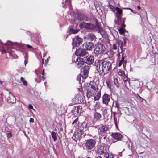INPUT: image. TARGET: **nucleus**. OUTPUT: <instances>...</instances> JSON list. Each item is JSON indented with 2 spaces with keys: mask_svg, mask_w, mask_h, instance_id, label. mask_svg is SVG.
<instances>
[{
  "mask_svg": "<svg viewBox=\"0 0 158 158\" xmlns=\"http://www.w3.org/2000/svg\"><path fill=\"white\" fill-rule=\"evenodd\" d=\"M96 69L102 76H104L110 70L111 64L109 62L98 60L95 62Z\"/></svg>",
  "mask_w": 158,
  "mask_h": 158,
  "instance_id": "1",
  "label": "nucleus"
},
{
  "mask_svg": "<svg viewBox=\"0 0 158 158\" xmlns=\"http://www.w3.org/2000/svg\"><path fill=\"white\" fill-rule=\"evenodd\" d=\"M99 24L96 21L95 24L92 23L84 22L80 24V27L81 28H85L90 30H96L97 28H98Z\"/></svg>",
  "mask_w": 158,
  "mask_h": 158,
  "instance_id": "2",
  "label": "nucleus"
},
{
  "mask_svg": "<svg viewBox=\"0 0 158 158\" xmlns=\"http://www.w3.org/2000/svg\"><path fill=\"white\" fill-rule=\"evenodd\" d=\"M84 129H81V127L78 128L72 136V139L75 141H77L80 140L82 138V135L83 133Z\"/></svg>",
  "mask_w": 158,
  "mask_h": 158,
  "instance_id": "3",
  "label": "nucleus"
},
{
  "mask_svg": "<svg viewBox=\"0 0 158 158\" xmlns=\"http://www.w3.org/2000/svg\"><path fill=\"white\" fill-rule=\"evenodd\" d=\"M97 88L95 86L89 85L87 89L86 93L87 96L88 97H90L94 95L97 92Z\"/></svg>",
  "mask_w": 158,
  "mask_h": 158,
  "instance_id": "4",
  "label": "nucleus"
},
{
  "mask_svg": "<svg viewBox=\"0 0 158 158\" xmlns=\"http://www.w3.org/2000/svg\"><path fill=\"white\" fill-rule=\"evenodd\" d=\"M94 51L96 53L101 54L105 51L106 48L105 46L100 43H98L95 45Z\"/></svg>",
  "mask_w": 158,
  "mask_h": 158,
  "instance_id": "5",
  "label": "nucleus"
},
{
  "mask_svg": "<svg viewBox=\"0 0 158 158\" xmlns=\"http://www.w3.org/2000/svg\"><path fill=\"white\" fill-rule=\"evenodd\" d=\"M95 141L93 139L87 140L85 143V147L87 150H91L95 146Z\"/></svg>",
  "mask_w": 158,
  "mask_h": 158,
  "instance_id": "6",
  "label": "nucleus"
},
{
  "mask_svg": "<svg viewBox=\"0 0 158 158\" xmlns=\"http://www.w3.org/2000/svg\"><path fill=\"white\" fill-rule=\"evenodd\" d=\"M125 18H122V16L116 17L114 20V22L118 25H121L122 27H125V25L124 24Z\"/></svg>",
  "mask_w": 158,
  "mask_h": 158,
  "instance_id": "7",
  "label": "nucleus"
},
{
  "mask_svg": "<svg viewBox=\"0 0 158 158\" xmlns=\"http://www.w3.org/2000/svg\"><path fill=\"white\" fill-rule=\"evenodd\" d=\"M89 69L88 66H84L82 68L81 74L83 78H85L88 77Z\"/></svg>",
  "mask_w": 158,
  "mask_h": 158,
  "instance_id": "8",
  "label": "nucleus"
},
{
  "mask_svg": "<svg viewBox=\"0 0 158 158\" xmlns=\"http://www.w3.org/2000/svg\"><path fill=\"white\" fill-rule=\"evenodd\" d=\"M82 111L81 107L80 106L74 107L72 110V114L75 116L80 115Z\"/></svg>",
  "mask_w": 158,
  "mask_h": 158,
  "instance_id": "9",
  "label": "nucleus"
},
{
  "mask_svg": "<svg viewBox=\"0 0 158 158\" xmlns=\"http://www.w3.org/2000/svg\"><path fill=\"white\" fill-rule=\"evenodd\" d=\"M82 42V39L78 37H76L73 40L72 45L73 48L74 47L79 46Z\"/></svg>",
  "mask_w": 158,
  "mask_h": 158,
  "instance_id": "10",
  "label": "nucleus"
},
{
  "mask_svg": "<svg viewBox=\"0 0 158 158\" xmlns=\"http://www.w3.org/2000/svg\"><path fill=\"white\" fill-rule=\"evenodd\" d=\"M85 59V63L88 65H90L94 63V57L92 55L87 56Z\"/></svg>",
  "mask_w": 158,
  "mask_h": 158,
  "instance_id": "11",
  "label": "nucleus"
},
{
  "mask_svg": "<svg viewBox=\"0 0 158 158\" xmlns=\"http://www.w3.org/2000/svg\"><path fill=\"white\" fill-rule=\"evenodd\" d=\"M73 100L75 104L81 103L83 101V97L79 94L75 95Z\"/></svg>",
  "mask_w": 158,
  "mask_h": 158,
  "instance_id": "12",
  "label": "nucleus"
},
{
  "mask_svg": "<svg viewBox=\"0 0 158 158\" xmlns=\"http://www.w3.org/2000/svg\"><path fill=\"white\" fill-rule=\"evenodd\" d=\"M75 53L77 56H83L86 55L87 52L84 49H79L76 51Z\"/></svg>",
  "mask_w": 158,
  "mask_h": 158,
  "instance_id": "13",
  "label": "nucleus"
},
{
  "mask_svg": "<svg viewBox=\"0 0 158 158\" xmlns=\"http://www.w3.org/2000/svg\"><path fill=\"white\" fill-rule=\"evenodd\" d=\"M75 62L76 64V66L78 68H80L84 64L83 59L80 57L78 58Z\"/></svg>",
  "mask_w": 158,
  "mask_h": 158,
  "instance_id": "14",
  "label": "nucleus"
},
{
  "mask_svg": "<svg viewBox=\"0 0 158 158\" xmlns=\"http://www.w3.org/2000/svg\"><path fill=\"white\" fill-rule=\"evenodd\" d=\"M106 147L104 145H102L97 150V153L100 155L104 154L106 152Z\"/></svg>",
  "mask_w": 158,
  "mask_h": 158,
  "instance_id": "15",
  "label": "nucleus"
},
{
  "mask_svg": "<svg viewBox=\"0 0 158 158\" xmlns=\"http://www.w3.org/2000/svg\"><path fill=\"white\" fill-rule=\"evenodd\" d=\"M93 46V44L91 42H86L83 44V47L86 50H91Z\"/></svg>",
  "mask_w": 158,
  "mask_h": 158,
  "instance_id": "16",
  "label": "nucleus"
},
{
  "mask_svg": "<svg viewBox=\"0 0 158 158\" xmlns=\"http://www.w3.org/2000/svg\"><path fill=\"white\" fill-rule=\"evenodd\" d=\"M96 31L98 33H100L103 38H106L107 35L105 32L102 29L99 25H98V28H97Z\"/></svg>",
  "mask_w": 158,
  "mask_h": 158,
  "instance_id": "17",
  "label": "nucleus"
},
{
  "mask_svg": "<svg viewBox=\"0 0 158 158\" xmlns=\"http://www.w3.org/2000/svg\"><path fill=\"white\" fill-rule=\"evenodd\" d=\"M110 96L107 94H104L102 97V102L103 103L107 105L110 101Z\"/></svg>",
  "mask_w": 158,
  "mask_h": 158,
  "instance_id": "18",
  "label": "nucleus"
},
{
  "mask_svg": "<svg viewBox=\"0 0 158 158\" xmlns=\"http://www.w3.org/2000/svg\"><path fill=\"white\" fill-rule=\"evenodd\" d=\"M111 136L114 138L118 141L121 140L122 138V135L119 133H112L111 135Z\"/></svg>",
  "mask_w": 158,
  "mask_h": 158,
  "instance_id": "19",
  "label": "nucleus"
},
{
  "mask_svg": "<svg viewBox=\"0 0 158 158\" xmlns=\"http://www.w3.org/2000/svg\"><path fill=\"white\" fill-rule=\"evenodd\" d=\"M9 44V43H8V44ZM7 43H6L5 44L4 47L2 48H1V47H0V50H2V53H4L7 52H9V48H11V47L9 46H7Z\"/></svg>",
  "mask_w": 158,
  "mask_h": 158,
  "instance_id": "20",
  "label": "nucleus"
},
{
  "mask_svg": "<svg viewBox=\"0 0 158 158\" xmlns=\"http://www.w3.org/2000/svg\"><path fill=\"white\" fill-rule=\"evenodd\" d=\"M99 129L101 134L104 133L108 131V127L106 125L102 126L99 128Z\"/></svg>",
  "mask_w": 158,
  "mask_h": 158,
  "instance_id": "21",
  "label": "nucleus"
},
{
  "mask_svg": "<svg viewBox=\"0 0 158 158\" xmlns=\"http://www.w3.org/2000/svg\"><path fill=\"white\" fill-rule=\"evenodd\" d=\"M15 96L12 94H10L9 97L7 98L8 102L9 103H13L15 102Z\"/></svg>",
  "mask_w": 158,
  "mask_h": 158,
  "instance_id": "22",
  "label": "nucleus"
},
{
  "mask_svg": "<svg viewBox=\"0 0 158 158\" xmlns=\"http://www.w3.org/2000/svg\"><path fill=\"white\" fill-rule=\"evenodd\" d=\"M95 38V36L91 33H89L86 35L84 37L85 39L89 40H94Z\"/></svg>",
  "mask_w": 158,
  "mask_h": 158,
  "instance_id": "23",
  "label": "nucleus"
},
{
  "mask_svg": "<svg viewBox=\"0 0 158 158\" xmlns=\"http://www.w3.org/2000/svg\"><path fill=\"white\" fill-rule=\"evenodd\" d=\"M101 114L97 111H95L94 113V118L95 121H98L101 118Z\"/></svg>",
  "mask_w": 158,
  "mask_h": 158,
  "instance_id": "24",
  "label": "nucleus"
},
{
  "mask_svg": "<svg viewBox=\"0 0 158 158\" xmlns=\"http://www.w3.org/2000/svg\"><path fill=\"white\" fill-rule=\"evenodd\" d=\"M116 11L115 12L116 17H118V16H121L122 13V10L118 7H117L116 9Z\"/></svg>",
  "mask_w": 158,
  "mask_h": 158,
  "instance_id": "25",
  "label": "nucleus"
},
{
  "mask_svg": "<svg viewBox=\"0 0 158 158\" xmlns=\"http://www.w3.org/2000/svg\"><path fill=\"white\" fill-rule=\"evenodd\" d=\"M126 62L124 60V57L122 56V58L119 63L118 66L120 67L121 66L122 64H123V67L124 68L126 66Z\"/></svg>",
  "mask_w": 158,
  "mask_h": 158,
  "instance_id": "26",
  "label": "nucleus"
},
{
  "mask_svg": "<svg viewBox=\"0 0 158 158\" xmlns=\"http://www.w3.org/2000/svg\"><path fill=\"white\" fill-rule=\"evenodd\" d=\"M52 136L54 141L56 140L57 139V137L56 134L55 132L52 131L51 132Z\"/></svg>",
  "mask_w": 158,
  "mask_h": 158,
  "instance_id": "27",
  "label": "nucleus"
},
{
  "mask_svg": "<svg viewBox=\"0 0 158 158\" xmlns=\"http://www.w3.org/2000/svg\"><path fill=\"white\" fill-rule=\"evenodd\" d=\"M101 97V93L100 92H98L97 93L96 95L94 97V99L95 101L98 100Z\"/></svg>",
  "mask_w": 158,
  "mask_h": 158,
  "instance_id": "28",
  "label": "nucleus"
},
{
  "mask_svg": "<svg viewBox=\"0 0 158 158\" xmlns=\"http://www.w3.org/2000/svg\"><path fill=\"white\" fill-rule=\"evenodd\" d=\"M105 158H113V155L109 153H106L105 155Z\"/></svg>",
  "mask_w": 158,
  "mask_h": 158,
  "instance_id": "29",
  "label": "nucleus"
},
{
  "mask_svg": "<svg viewBox=\"0 0 158 158\" xmlns=\"http://www.w3.org/2000/svg\"><path fill=\"white\" fill-rule=\"evenodd\" d=\"M100 107V104L99 103L97 102L95 105L94 110L96 111L97 110L99 109Z\"/></svg>",
  "mask_w": 158,
  "mask_h": 158,
  "instance_id": "30",
  "label": "nucleus"
},
{
  "mask_svg": "<svg viewBox=\"0 0 158 158\" xmlns=\"http://www.w3.org/2000/svg\"><path fill=\"white\" fill-rule=\"evenodd\" d=\"M70 31L72 33L75 34L77 33L78 32L79 30H74L72 28H71L70 29Z\"/></svg>",
  "mask_w": 158,
  "mask_h": 158,
  "instance_id": "31",
  "label": "nucleus"
},
{
  "mask_svg": "<svg viewBox=\"0 0 158 158\" xmlns=\"http://www.w3.org/2000/svg\"><path fill=\"white\" fill-rule=\"evenodd\" d=\"M20 80L22 82L24 85L25 86H26L27 85V82L26 81L24 80L23 77H21L20 78Z\"/></svg>",
  "mask_w": 158,
  "mask_h": 158,
  "instance_id": "32",
  "label": "nucleus"
},
{
  "mask_svg": "<svg viewBox=\"0 0 158 158\" xmlns=\"http://www.w3.org/2000/svg\"><path fill=\"white\" fill-rule=\"evenodd\" d=\"M136 97L141 102H142L144 100V99L138 94L136 95Z\"/></svg>",
  "mask_w": 158,
  "mask_h": 158,
  "instance_id": "33",
  "label": "nucleus"
},
{
  "mask_svg": "<svg viewBox=\"0 0 158 158\" xmlns=\"http://www.w3.org/2000/svg\"><path fill=\"white\" fill-rule=\"evenodd\" d=\"M107 53L108 55L110 57H112L114 55L113 52L111 51L108 52Z\"/></svg>",
  "mask_w": 158,
  "mask_h": 158,
  "instance_id": "34",
  "label": "nucleus"
},
{
  "mask_svg": "<svg viewBox=\"0 0 158 158\" xmlns=\"http://www.w3.org/2000/svg\"><path fill=\"white\" fill-rule=\"evenodd\" d=\"M114 84L117 87L118 85V80L117 78H115L114 79Z\"/></svg>",
  "mask_w": 158,
  "mask_h": 158,
  "instance_id": "35",
  "label": "nucleus"
},
{
  "mask_svg": "<svg viewBox=\"0 0 158 158\" xmlns=\"http://www.w3.org/2000/svg\"><path fill=\"white\" fill-rule=\"evenodd\" d=\"M119 45L120 46V48L121 50H122V48L123 47V42L121 41H118Z\"/></svg>",
  "mask_w": 158,
  "mask_h": 158,
  "instance_id": "36",
  "label": "nucleus"
},
{
  "mask_svg": "<svg viewBox=\"0 0 158 158\" xmlns=\"http://www.w3.org/2000/svg\"><path fill=\"white\" fill-rule=\"evenodd\" d=\"M123 27H122V28H121L119 29V33L121 34L122 35L124 32V30Z\"/></svg>",
  "mask_w": 158,
  "mask_h": 158,
  "instance_id": "37",
  "label": "nucleus"
},
{
  "mask_svg": "<svg viewBox=\"0 0 158 158\" xmlns=\"http://www.w3.org/2000/svg\"><path fill=\"white\" fill-rule=\"evenodd\" d=\"M114 120L115 122V124L116 126V127H117V118L115 117V115L114 114Z\"/></svg>",
  "mask_w": 158,
  "mask_h": 158,
  "instance_id": "38",
  "label": "nucleus"
},
{
  "mask_svg": "<svg viewBox=\"0 0 158 158\" xmlns=\"http://www.w3.org/2000/svg\"><path fill=\"white\" fill-rule=\"evenodd\" d=\"M119 75L123 76V75H124V71L122 70H119L118 73Z\"/></svg>",
  "mask_w": 158,
  "mask_h": 158,
  "instance_id": "39",
  "label": "nucleus"
},
{
  "mask_svg": "<svg viewBox=\"0 0 158 158\" xmlns=\"http://www.w3.org/2000/svg\"><path fill=\"white\" fill-rule=\"evenodd\" d=\"M78 123V118H77L74 120V121L72 123V124H74L75 123H76V124H77Z\"/></svg>",
  "mask_w": 158,
  "mask_h": 158,
  "instance_id": "40",
  "label": "nucleus"
},
{
  "mask_svg": "<svg viewBox=\"0 0 158 158\" xmlns=\"http://www.w3.org/2000/svg\"><path fill=\"white\" fill-rule=\"evenodd\" d=\"M110 8L112 10V11L113 12H114L115 11H116V8H115V7H113V6L110 5Z\"/></svg>",
  "mask_w": 158,
  "mask_h": 158,
  "instance_id": "41",
  "label": "nucleus"
},
{
  "mask_svg": "<svg viewBox=\"0 0 158 158\" xmlns=\"http://www.w3.org/2000/svg\"><path fill=\"white\" fill-rule=\"evenodd\" d=\"M123 80L124 82H128V84L130 85V81H129L127 80V77H124L123 79Z\"/></svg>",
  "mask_w": 158,
  "mask_h": 158,
  "instance_id": "42",
  "label": "nucleus"
},
{
  "mask_svg": "<svg viewBox=\"0 0 158 158\" xmlns=\"http://www.w3.org/2000/svg\"><path fill=\"white\" fill-rule=\"evenodd\" d=\"M113 49L116 50L117 49V46L116 44H113Z\"/></svg>",
  "mask_w": 158,
  "mask_h": 158,
  "instance_id": "43",
  "label": "nucleus"
},
{
  "mask_svg": "<svg viewBox=\"0 0 158 158\" xmlns=\"http://www.w3.org/2000/svg\"><path fill=\"white\" fill-rule=\"evenodd\" d=\"M70 0H67L65 1V5L69 4L70 3Z\"/></svg>",
  "mask_w": 158,
  "mask_h": 158,
  "instance_id": "44",
  "label": "nucleus"
},
{
  "mask_svg": "<svg viewBox=\"0 0 158 158\" xmlns=\"http://www.w3.org/2000/svg\"><path fill=\"white\" fill-rule=\"evenodd\" d=\"M10 44H11V45H20L19 44L17 43H12L10 42Z\"/></svg>",
  "mask_w": 158,
  "mask_h": 158,
  "instance_id": "45",
  "label": "nucleus"
},
{
  "mask_svg": "<svg viewBox=\"0 0 158 158\" xmlns=\"http://www.w3.org/2000/svg\"><path fill=\"white\" fill-rule=\"evenodd\" d=\"M119 106L118 102H115V107L118 109Z\"/></svg>",
  "mask_w": 158,
  "mask_h": 158,
  "instance_id": "46",
  "label": "nucleus"
},
{
  "mask_svg": "<svg viewBox=\"0 0 158 158\" xmlns=\"http://www.w3.org/2000/svg\"><path fill=\"white\" fill-rule=\"evenodd\" d=\"M7 136L8 138H10L12 136L11 133L10 132L8 133L7 134Z\"/></svg>",
  "mask_w": 158,
  "mask_h": 158,
  "instance_id": "47",
  "label": "nucleus"
},
{
  "mask_svg": "<svg viewBox=\"0 0 158 158\" xmlns=\"http://www.w3.org/2000/svg\"><path fill=\"white\" fill-rule=\"evenodd\" d=\"M28 107L30 109H33L34 110H35V109H33V106L31 104L29 105Z\"/></svg>",
  "mask_w": 158,
  "mask_h": 158,
  "instance_id": "48",
  "label": "nucleus"
},
{
  "mask_svg": "<svg viewBox=\"0 0 158 158\" xmlns=\"http://www.w3.org/2000/svg\"><path fill=\"white\" fill-rule=\"evenodd\" d=\"M107 85V86L108 87H109V88H110L111 87V85L110 83V82H106Z\"/></svg>",
  "mask_w": 158,
  "mask_h": 158,
  "instance_id": "49",
  "label": "nucleus"
},
{
  "mask_svg": "<svg viewBox=\"0 0 158 158\" xmlns=\"http://www.w3.org/2000/svg\"><path fill=\"white\" fill-rule=\"evenodd\" d=\"M34 119L32 118H30L29 120V122L30 123H33L34 122Z\"/></svg>",
  "mask_w": 158,
  "mask_h": 158,
  "instance_id": "50",
  "label": "nucleus"
},
{
  "mask_svg": "<svg viewBox=\"0 0 158 158\" xmlns=\"http://www.w3.org/2000/svg\"><path fill=\"white\" fill-rule=\"evenodd\" d=\"M123 9H128V10H130L132 12H133V10L131 8H123Z\"/></svg>",
  "mask_w": 158,
  "mask_h": 158,
  "instance_id": "51",
  "label": "nucleus"
},
{
  "mask_svg": "<svg viewBox=\"0 0 158 158\" xmlns=\"http://www.w3.org/2000/svg\"><path fill=\"white\" fill-rule=\"evenodd\" d=\"M80 79H81V76L80 75H79L77 76V80L78 81H79L80 80Z\"/></svg>",
  "mask_w": 158,
  "mask_h": 158,
  "instance_id": "52",
  "label": "nucleus"
},
{
  "mask_svg": "<svg viewBox=\"0 0 158 158\" xmlns=\"http://www.w3.org/2000/svg\"><path fill=\"white\" fill-rule=\"evenodd\" d=\"M26 46L28 48H32V46H30V45H28V44H27L26 45Z\"/></svg>",
  "mask_w": 158,
  "mask_h": 158,
  "instance_id": "53",
  "label": "nucleus"
},
{
  "mask_svg": "<svg viewBox=\"0 0 158 158\" xmlns=\"http://www.w3.org/2000/svg\"><path fill=\"white\" fill-rule=\"evenodd\" d=\"M87 125L85 123H83L82 124V128H83L84 126H85V128L87 127Z\"/></svg>",
  "mask_w": 158,
  "mask_h": 158,
  "instance_id": "54",
  "label": "nucleus"
},
{
  "mask_svg": "<svg viewBox=\"0 0 158 158\" xmlns=\"http://www.w3.org/2000/svg\"><path fill=\"white\" fill-rule=\"evenodd\" d=\"M78 89H79V90L80 92H82V89L81 88H78Z\"/></svg>",
  "mask_w": 158,
  "mask_h": 158,
  "instance_id": "55",
  "label": "nucleus"
},
{
  "mask_svg": "<svg viewBox=\"0 0 158 158\" xmlns=\"http://www.w3.org/2000/svg\"><path fill=\"white\" fill-rule=\"evenodd\" d=\"M27 63V62L26 61V59H25V60H24V64H25V66L26 65V64Z\"/></svg>",
  "mask_w": 158,
  "mask_h": 158,
  "instance_id": "56",
  "label": "nucleus"
},
{
  "mask_svg": "<svg viewBox=\"0 0 158 158\" xmlns=\"http://www.w3.org/2000/svg\"><path fill=\"white\" fill-rule=\"evenodd\" d=\"M137 8H138V9L140 10V9H141V7H140L139 6H137Z\"/></svg>",
  "mask_w": 158,
  "mask_h": 158,
  "instance_id": "57",
  "label": "nucleus"
},
{
  "mask_svg": "<svg viewBox=\"0 0 158 158\" xmlns=\"http://www.w3.org/2000/svg\"><path fill=\"white\" fill-rule=\"evenodd\" d=\"M95 158H102V157L98 156L97 157H96Z\"/></svg>",
  "mask_w": 158,
  "mask_h": 158,
  "instance_id": "58",
  "label": "nucleus"
},
{
  "mask_svg": "<svg viewBox=\"0 0 158 158\" xmlns=\"http://www.w3.org/2000/svg\"><path fill=\"white\" fill-rule=\"evenodd\" d=\"M44 70H43V73H42V75H44Z\"/></svg>",
  "mask_w": 158,
  "mask_h": 158,
  "instance_id": "59",
  "label": "nucleus"
},
{
  "mask_svg": "<svg viewBox=\"0 0 158 158\" xmlns=\"http://www.w3.org/2000/svg\"><path fill=\"white\" fill-rule=\"evenodd\" d=\"M106 136H104L103 137V139H106Z\"/></svg>",
  "mask_w": 158,
  "mask_h": 158,
  "instance_id": "60",
  "label": "nucleus"
},
{
  "mask_svg": "<svg viewBox=\"0 0 158 158\" xmlns=\"http://www.w3.org/2000/svg\"><path fill=\"white\" fill-rule=\"evenodd\" d=\"M35 72L36 73V74L37 75L38 74H37V73L36 72V70H35Z\"/></svg>",
  "mask_w": 158,
  "mask_h": 158,
  "instance_id": "61",
  "label": "nucleus"
},
{
  "mask_svg": "<svg viewBox=\"0 0 158 158\" xmlns=\"http://www.w3.org/2000/svg\"><path fill=\"white\" fill-rule=\"evenodd\" d=\"M42 78H43V80H44L45 78L44 77H43Z\"/></svg>",
  "mask_w": 158,
  "mask_h": 158,
  "instance_id": "62",
  "label": "nucleus"
},
{
  "mask_svg": "<svg viewBox=\"0 0 158 158\" xmlns=\"http://www.w3.org/2000/svg\"><path fill=\"white\" fill-rule=\"evenodd\" d=\"M122 152H121V153H122ZM122 156V154L121 153V154L120 155V156Z\"/></svg>",
  "mask_w": 158,
  "mask_h": 158,
  "instance_id": "63",
  "label": "nucleus"
},
{
  "mask_svg": "<svg viewBox=\"0 0 158 158\" xmlns=\"http://www.w3.org/2000/svg\"><path fill=\"white\" fill-rule=\"evenodd\" d=\"M2 83V82L1 81H0V84H1Z\"/></svg>",
  "mask_w": 158,
  "mask_h": 158,
  "instance_id": "64",
  "label": "nucleus"
}]
</instances>
